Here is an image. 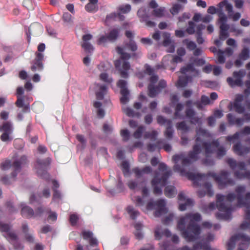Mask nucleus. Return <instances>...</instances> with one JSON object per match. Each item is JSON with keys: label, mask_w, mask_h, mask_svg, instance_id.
Here are the masks:
<instances>
[{"label": "nucleus", "mask_w": 250, "mask_h": 250, "mask_svg": "<svg viewBox=\"0 0 250 250\" xmlns=\"http://www.w3.org/2000/svg\"><path fill=\"white\" fill-rule=\"evenodd\" d=\"M209 136L208 132L205 129L199 127L196 129L195 142L196 144L193 146V149L190 151L188 157L185 154L181 153L175 154L172 156V161L174 163L173 170L178 172L180 175L185 176L188 179L193 182L194 186H201L199 183L203 177H205V174L195 173L187 171L186 167H189L192 162L196 161L199 157L198 155L201 151V144L203 143V140Z\"/></svg>", "instance_id": "obj_1"}, {"label": "nucleus", "mask_w": 250, "mask_h": 250, "mask_svg": "<svg viewBox=\"0 0 250 250\" xmlns=\"http://www.w3.org/2000/svg\"><path fill=\"white\" fill-rule=\"evenodd\" d=\"M201 219V214L197 212L187 213L178 220L177 228L187 242H193L199 238L201 228L197 223Z\"/></svg>", "instance_id": "obj_2"}, {"label": "nucleus", "mask_w": 250, "mask_h": 250, "mask_svg": "<svg viewBox=\"0 0 250 250\" xmlns=\"http://www.w3.org/2000/svg\"><path fill=\"white\" fill-rule=\"evenodd\" d=\"M137 45L133 40H130L127 43L124 44V47L118 46L116 47L117 53L120 55V59L116 60L114 62L116 69L118 70L121 77L126 79L128 77V71L130 68V65L127 61L131 57H136V54L133 53L132 55L126 53L125 51L126 49L132 52H135L137 50Z\"/></svg>", "instance_id": "obj_3"}, {"label": "nucleus", "mask_w": 250, "mask_h": 250, "mask_svg": "<svg viewBox=\"0 0 250 250\" xmlns=\"http://www.w3.org/2000/svg\"><path fill=\"white\" fill-rule=\"evenodd\" d=\"M167 166L164 163L159 165L158 170L154 172V175L151 181L153 188V193L155 195L162 194V188L165 187L169 176L172 174L171 169L167 170Z\"/></svg>", "instance_id": "obj_4"}, {"label": "nucleus", "mask_w": 250, "mask_h": 250, "mask_svg": "<svg viewBox=\"0 0 250 250\" xmlns=\"http://www.w3.org/2000/svg\"><path fill=\"white\" fill-rule=\"evenodd\" d=\"M236 196L234 193H229L226 196L220 194L216 195L217 206L218 209L224 213H217L216 217L219 220H229L231 218V212L233 208L230 202L233 201Z\"/></svg>", "instance_id": "obj_5"}, {"label": "nucleus", "mask_w": 250, "mask_h": 250, "mask_svg": "<svg viewBox=\"0 0 250 250\" xmlns=\"http://www.w3.org/2000/svg\"><path fill=\"white\" fill-rule=\"evenodd\" d=\"M229 172L226 170H221L218 174L213 172H209L205 174V177H203L201 181L208 177H211L216 182L219 188L223 189L227 186H232L235 183L234 181L229 177Z\"/></svg>", "instance_id": "obj_6"}, {"label": "nucleus", "mask_w": 250, "mask_h": 250, "mask_svg": "<svg viewBox=\"0 0 250 250\" xmlns=\"http://www.w3.org/2000/svg\"><path fill=\"white\" fill-rule=\"evenodd\" d=\"M220 143L218 139L213 140L210 143L204 142L202 143V146L205 150L206 156V158L202 160V163L204 165L207 166L214 165V160L209 155L214 152L215 149L218 147Z\"/></svg>", "instance_id": "obj_7"}, {"label": "nucleus", "mask_w": 250, "mask_h": 250, "mask_svg": "<svg viewBox=\"0 0 250 250\" xmlns=\"http://www.w3.org/2000/svg\"><path fill=\"white\" fill-rule=\"evenodd\" d=\"M158 80V77L156 75H152L150 78V83L148 85V95L150 97L154 98L156 97L167 86V83L164 80H160L158 85L155 86L154 84L157 82Z\"/></svg>", "instance_id": "obj_8"}, {"label": "nucleus", "mask_w": 250, "mask_h": 250, "mask_svg": "<svg viewBox=\"0 0 250 250\" xmlns=\"http://www.w3.org/2000/svg\"><path fill=\"white\" fill-rule=\"evenodd\" d=\"M188 26L186 31L189 35H192L196 33V41L198 44H202L204 40L202 38V30L205 28V26L203 24H199L196 25L193 21H189L188 23Z\"/></svg>", "instance_id": "obj_9"}, {"label": "nucleus", "mask_w": 250, "mask_h": 250, "mask_svg": "<svg viewBox=\"0 0 250 250\" xmlns=\"http://www.w3.org/2000/svg\"><path fill=\"white\" fill-rule=\"evenodd\" d=\"M219 7L218 10V22L219 24L227 23V17L223 11V8L225 7L226 10L228 12L229 18L231 17L232 12H233V7L230 3H229L227 0H224L218 4Z\"/></svg>", "instance_id": "obj_10"}, {"label": "nucleus", "mask_w": 250, "mask_h": 250, "mask_svg": "<svg viewBox=\"0 0 250 250\" xmlns=\"http://www.w3.org/2000/svg\"><path fill=\"white\" fill-rule=\"evenodd\" d=\"M246 188L244 186H239L235 188V192L237 193L236 199L238 206L241 207H249L250 201V192H247L245 197H243L242 194L245 191Z\"/></svg>", "instance_id": "obj_11"}, {"label": "nucleus", "mask_w": 250, "mask_h": 250, "mask_svg": "<svg viewBox=\"0 0 250 250\" xmlns=\"http://www.w3.org/2000/svg\"><path fill=\"white\" fill-rule=\"evenodd\" d=\"M246 74V71L243 69L240 70L238 71H234L232 76L234 80L231 77H228L227 79V82L231 87L235 86H242L243 85V78Z\"/></svg>", "instance_id": "obj_12"}, {"label": "nucleus", "mask_w": 250, "mask_h": 250, "mask_svg": "<svg viewBox=\"0 0 250 250\" xmlns=\"http://www.w3.org/2000/svg\"><path fill=\"white\" fill-rule=\"evenodd\" d=\"M13 127L10 122H4L1 128V130H2L3 132L0 137V140L4 142L11 141L13 140V137L11 135L13 132Z\"/></svg>", "instance_id": "obj_13"}, {"label": "nucleus", "mask_w": 250, "mask_h": 250, "mask_svg": "<svg viewBox=\"0 0 250 250\" xmlns=\"http://www.w3.org/2000/svg\"><path fill=\"white\" fill-rule=\"evenodd\" d=\"M193 104L191 100H188L186 102V105L189 107L186 109L185 114L187 118L190 120V122L192 124L196 125L201 123V119L196 116L195 111L190 107Z\"/></svg>", "instance_id": "obj_14"}, {"label": "nucleus", "mask_w": 250, "mask_h": 250, "mask_svg": "<svg viewBox=\"0 0 250 250\" xmlns=\"http://www.w3.org/2000/svg\"><path fill=\"white\" fill-rule=\"evenodd\" d=\"M43 54L41 52L35 53V58L31 62L30 69L32 71H41L43 69Z\"/></svg>", "instance_id": "obj_15"}, {"label": "nucleus", "mask_w": 250, "mask_h": 250, "mask_svg": "<svg viewBox=\"0 0 250 250\" xmlns=\"http://www.w3.org/2000/svg\"><path fill=\"white\" fill-rule=\"evenodd\" d=\"M36 163V168L38 176L42 178L49 179V174L44 169L48 165V163L46 160L41 159L37 160Z\"/></svg>", "instance_id": "obj_16"}, {"label": "nucleus", "mask_w": 250, "mask_h": 250, "mask_svg": "<svg viewBox=\"0 0 250 250\" xmlns=\"http://www.w3.org/2000/svg\"><path fill=\"white\" fill-rule=\"evenodd\" d=\"M126 81L120 80L117 83V86L121 89L122 97L120 98L121 103L125 104L129 101V91L126 87Z\"/></svg>", "instance_id": "obj_17"}, {"label": "nucleus", "mask_w": 250, "mask_h": 250, "mask_svg": "<svg viewBox=\"0 0 250 250\" xmlns=\"http://www.w3.org/2000/svg\"><path fill=\"white\" fill-rule=\"evenodd\" d=\"M239 240H241L244 242H249L250 238L248 235L243 233H238L232 236L227 244L228 250H232L235 247V242Z\"/></svg>", "instance_id": "obj_18"}, {"label": "nucleus", "mask_w": 250, "mask_h": 250, "mask_svg": "<svg viewBox=\"0 0 250 250\" xmlns=\"http://www.w3.org/2000/svg\"><path fill=\"white\" fill-rule=\"evenodd\" d=\"M28 160L27 157L25 155L21 156L19 159L15 161L12 166L14 168V171L11 174V176L15 178L17 175V171L20 170L21 167L27 164Z\"/></svg>", "instance_id": "obj_19"}, {"label": "nucleus", "mask_w": 250, "mask_h": 250, "mask_svg": "<svg viewBox=\"0 0 250 250\" xmlns=\"http://www.w3.org/2000/svg\"><path fill=\"white\" fill-rule=\"evenodd\" d=\"M4 237L13 245L15 250H22L23 249V246L18 241V236L15 232H9Z\"/></svg>", "instance_id": "obj_20"}, {"label": "nucleus", "mask_w": 250, "mask_h": 250, "mask_svg": "<svg viewBox=\"0 0 250 250\" xmlns=\"http://www.w3.org/2000/svg\"><path fill=\"white\" fill-rule=\"evenodd\" d=\"M240 135H250V126H245L240 132H236L232 135L228 136L226 140L228 142H234V140H238Z\"/></svg>", "instance_id": "obj_21"}, {"label": "nucleus", "mask_w": 250, "mask_h": 250, "mask_svg": "<svg viewBox=\"0 0 250 250\" xmlns=\"http://www.w3.org/2000/svg\"><path fill=\"white\" fill-rule=\"evenodd\" d=\"M244 100V96L242 94H238L236 95L233 106L236 112L239 114L243 113L245 110L244 106L242 105L241 102Z\"/></svg>", "instance_id": "obj_22"}, {"label": "nucleus", "mask_w": 250, "mask_h": 250, "mask_svg": "<svg viewBox=\"0 0 250 250\" xmlns=\"http://www.w3.org/2000/svg\"><path fill=\"white\" fill-rule=\"evenodd\" d=\"M202 186L206 189V191L200 189L197 191L198 196L200 198L204 197L206 194L209 197H211L213 195L214 191L212 189V185L210 183L205 182L203 184Z\"/></svg>", "instance_id": "obj_23"}, {"label": "nucleus", "mask_w": 250, "mask_h": 250, "mask_svg": "<svg viewBox=\"0 0 250 250\" xmlns=\"http://www.w3.org/2000/svg\"><path fill=\"white\" fill-rule=\"evenodd\" d=\"M92 38V36L89 34L84 35L82 37L83 43L81 44V46L87 53H91L94 50L93 46L88 42Z\"/></svg>", "instance_id": "obj_24"}, {"label": "nucleus", "mask_w": 250, "mask_h": 250, "mask_svg": "<svg viewBox=\"0 0 250 250\" xmlns=\"http://www.w3.org/2000/svg\"><path fill=\"white\" fill-rule=\"evenodd\" d=\"M233 152L239 156H243L249 152V147L245 146L240 142H237L233 146Z\"/></svg>", "instance_id": "obj_25"}, {"label": "nucleus", "mask_w": 250, "mask_h": 250, "mask_svg": "<svg viewBox=\"0 0 250 250\" xmlns=\"http://www.w3.org/2000/svg\"><path fill=\"white\" fill-rule=\"evenodd\" d=\"M156 206L157 208L154 212L155 217H159L161 215L167 213V210L166 208V202L165 200L160 199L156 202Z\"/></svg>", "instance_id": "obj_26"}, {"label": "nucleus", "mask_w": 250, "mask_h": 250, "mask_svg": "<svg viewBox=\"0 0 250 250\" xmlns=\"http://www.w3.org/2000/svg\"><path fill=\"white\" fill-rule=\"evenodd\" d=\"M95 91L97 99L101 100L107 92V87L105 85L97 83L95 84Z\"/></svg>", "instance_id": "obj_27"}, {"label": "nucleus", "mask_w": 250, "mask_h": 250, "mask_svg": "<svg viewBox=\"0 0 250 250\" xmlns=\"http://www.w3.org/2000/svg\"><path fill=\"white\" fill-rule=\"evenodd\" d=\"M82 235L83 239L88 241L90 246L98 245V241L95 238L93 237V233L91 231L84 230L82 232Z\"/></svg>", "instance_id": "obj_28"}, {"label": "nucleus", "mask_w": 250, "mask_h": 250, "mask_svg": "<svg viewBox=\"0 0 250 250\" xmlns=\"http://www.w3.org/2000/svg\"><path fill=\"white\" fill-rule=\"evenodd\" d=\"M152 168L150 166H146L142 169L138 167H135L132 169V172L135 174V177L139 178L143 176L144 174H149L152 172Z\"/></svg>", "instance_id": "obj_29"}, {"label": "nucleus", "mask_w": 250, "mask_h": 250, "mask_svg": "<svg viewBox=\"0 0 250 250\" xmlns=\"http://www.w3.org/2000/svg\"><path fill=\"white\" fill-rule=\"evenodd\" d=\"M155 237L157 240H160L163 236L167 237L171 236V232L168 229L162 230L161 228L157 227L154 231Z\"/></svg>", "instance_id": "obj_30"}, {"label": "nucleus", "mask_w": 250, "mask_h": 250, "mask_svg": "<svg viewBox=\"0 0 250 250\" xmlns=\"http://www.w3.org/2000/svg\"><path fill=\"white\" fill-rule=\"evenodd\" d=\"M15 104L18 107H22V111L23 113L30 112V109L29 104H24V100L22 97L18 96L17 100L15 103Z\"/></svg>", "instance_id": "obj_31"}, {"label": "nucleus", "mask_w": 250, "mask_h": 250, "mask_svg": "<svg viewBox=\"0 0 250 250\" xmlns=\"http://www.w3.org/2000/svg\"><path fill=\"white\" fill-rule=\"evenodd\" d=\"M120 32V28H114L110 31L107 35L108 41L113 42L115 41L118 38Z\"/></svg>", "instance_id": "obj_32"}, {"label": "nucleus", "mask_w": 250, "mask_h": 250, "mask_svg": "<svg viewBox=\"0 0 250 250\" xmlns=\"http://www.w3.org/2000/svg\"><path fill=\"white\" fill-rule=\"evenodd\" d=\"M21 214L24 217L29 218L34 216V212L32 208L28 206H24L21 208Z\"/></svg>", "instance_id": "obj_33"}, {"label": "nucleus", "mask_w": 250, "mask_h": 250, "mask_svg": "<svg viewBox=\"0 0 250 250\" xmlns=\"http://www.w3.org/2000/svg\"><path fill=\"white\" fill-rule=\"evenodd\" d=\"M245 219L249 222L246 221L241 224L240 228L242 229L250 228V209L249 207L247 208L245 210Z\"/></svg>", "instance_id": "obj_34"}, {"label": "nucleus", "mask_w": 250, "mask_h": 250, "mask_svg": "<svg viewBox=\"0 0 250 250\" xmlns=\"http://www.w3.org/2000/svg\"><path fill=\"white\" fill-rule=\"evenodd\" d=\"M164 193L167 197L172 198L177 194V190L174 186H167L165 188Z\"/></svg>", "instance_id": "obj_35"}, {"label": "nucleus", "mask_w": 250, "mask_h": 250, "mask_svg": "<svg viewBox=\"0 0 250 250\" xmlns=\"http://www.w3.org/2000/svg\"><path fill=\"white\" fill-rule=\"evenodd\" d=\"M201 249L203 250H212L207 243H196L193 245L192 248H191L192 250H200Z\"/></svg>", "instance_id": "obj_36"}, {"label": "nucleus", "mask_w": 250, "mask_h": 250, "mask_svg": "<svg viewBox=\"0 0 250 250\" xmlns=\"http://www.w3.org/2000/svg\"><path fill=\"white\" fill-rule=\"evenodd\" d=\"M234 177L237 179H247L250 180V171H246L245 172H241L240 171H235L234 173Z\"/></svg>", "instance_id": "obj_37"}, {"label": "nucleus", "mask_w": 250, "mask_h": 250, "mask_svg": "<svg viewBox=\"0 0 250 250\" xmlns=\"http://www.w3.org/2000/svg\"><path fill=\"white\" fill-rule=\"evenodd\" d=\"M174 130L172 128V121H168V125L167 126L166 129L164 132L165 136L167 139H171L173 137Z\"/></svg>", "instance_id": "obj_38"}, {"label": "nucleus", "mask_w": 250, "mask_h": 250, "mask_svg": "<svg viewBox=\"0 0 250 250\" xmlns=\"http://www.w3.org/2000/svg\"><path fill=\"white\" fill-rule=\"evenodd\" d=\"M191 79V77L187 76H180L179 77V79L177 83V85L178 87H183L186 86L189 79Z\"/></svg>", "instance_id": "obj_39"}, {"label": "nucleus", "mask_w": 250, "mask_h": 250, "mask_svg": "<svg viewBox=\"0 0 250 250\" xmlns=\"http://www.w3.org/2000/svg\"><path fill=\"white\" fill-rule=\"evenodd\" d=\"M184 108L183 104L181 103H178L175 107V112L174 114L175 119H182L184 118L183 115L180 114V112L183 110Z\"/></svg>", "instance_id": "obj_40"}, {"label": "nucleus", "mask_w": 250, "mask_h": 250, "mask_svg": "<svg viewBox=\"0 0 250 250\" xmlns=\"http://www.w3.org/2000/svg\"><path fill=\"white\" fill-rule=\"evenodd\" d=\"M126 211L129 214L130 218L135 220L138 216H139V212L135 210L132 206H129L126 208Z\"/></svg>", "instance_id": "obj_41"}, {"label": "nucleus", "mask_w": 250, "mask_h": 250, "mask_svg": "<svg viewBox=\"0 0 250 250\" xmlns=\"http://www.w3.org/2000/svg\"><path fill=\"white\" fill-rule=\"evenodd\" d=\"M239 58L242 60H247L250 57V50L249 48L244 47L239 54Z\"/></svg>", "instance_id": "obj_42"}, {"label": "nucleus", "mask_w": 250, "mask_h": 250, "mask_svg": "<svg viewBox=\"0 0 250 250\" xmlns=\"http://www.w3.org/2000/svg\"><path fill=\"white\" fill-rule=\"evenodd\" d=\"M176 127L178 130H181L184 132H187L189 129V126L187 125L185 121L177 123Z\"/></svg>", "instance_id": "obj_43"}, {"label": "nucleus", "mask_w": 250, "mask_h": 250, "mask_svg": "<svg viewBox=\"0 0 250 250\" xmlns=\"http://www.w3.org/2000/svg\"><path fill=\"white\" fill-rule=\"evenodd\" d=\"M158 135L157 131L153 130L151 132H146L144 134V137L145 139H149L151 141H155Z\"/></svg>", "instance_id": "obj_44"}, {"label": "nucleus", "mask_w": 250, "mask_h": 250, "mask_svg": "<svg viewBox=\"0 0 250 250\" xmlns=\"http://www.w3.org/2000/svg\"><path fill=\"white\" fill-rule=\"evenodd\" d=\"M146 128L143 125L139 126L136 130L133 133V136L135 139H140L144 132L145 131Z\"/></svg>", "instance_id": "obj_45"}, {"label": "nucleus", "mask_w": 250, "mask_h": 250, "mask_svg": "<svg viewBox=\"0 0 250 250\" xmlns=\"http://www.w3.org/2000/svg\"><path fill=\"white\" fill-rule=\"evenodd\" d=\"M193 205V200L191 199H187L184 204H181L179 206V209L180 211H184L188 206H192Z\"/></svg>", "instance_id": "obj_46"}, {"label": "nucleus", "mask_w": 250, "mask_h": 250, "mask_svg": "<svg viewBox=\"0 0 250 250\" xmlns=\"http://www.w3.org/2000/svg\"><path fill=\"white\" fill-rule=\"evenodd\" d=\"M183 9V6L178 3H175L173 5L172 7L170 10V13L173 15L177 14L181 10Z\"/></svg>", "instance_id": "obj_47"}, {"label": "nucleus", "mask_w": 250, "mask_h": 250, "mask_svg": "<svg viewBox=\"0 0 250 250\" xmlns=\"http://www.w3.org/2000/svg\"><path fill=\"white\" fill-rule=\"evenodd\" d=\"M194 71L195 68L192 63L188 64L186 66L182 67L180 69L181 73L184 74L188 71L194 72Z\"/></svg>", "instance_id": "obj_48"}, {"label": "nucleus", "mask_w": 250, "mask_h": 250, "mask_svg": "<svg viewBox=\"0 0 250 250\" xmlns=\"http://www.w3.org/2000/svg\"><path fill=\"white\" fill-rule=\"evenodd\" d=\"M85 10L90 13H94L97 11L98 8L97 5L88 3L85 6Z\"/></svg>", "instance_id": "obj_49"}, {"label": "nucleus", "mask_w": 250, "mask_h": 250, "mask_svg": "<svg viewBox=\"0 0 250 250\" xmlns=\"http://www.w3.org/2000/svg\"><path fill=\"white\" fill-rule=\"evenodd\" d=\"M118 10L121 13H127L131 10V5L129 4L121 5L118 7Z\"/></svg>", "instance_id": "obj_50"}, {"label": "nucleus", "mask_w": 250, "mask_h": 250, "mask_svg": "<svg viewBox=\"0 0 250 250\" xmlns=\"http://www.w3.org/2000/svg\"><path fill=\"white\" fill-rule=\"evenodd\" d=\"M11 228V226L7 224L3 223L2 222H0V231L1 232H7V234H8L9 232H11L9 231ZM7 236V234L6 235H3V236Z\"/></svg>", "instance_id": "obj_51"}, {"label": "nucleus", "mask_w": 250, "mask_h": 250, "mask_svg": "<svg viewBox=\"0 0 250 250\" xmlns=\"http://www.w3.org/2000/svg\"><path fill=\"white\" fill-rule=\"evenodd\" d=\"M120 134L123 138L124 142H127L130 138V133L129 131L126 129H122L121 130Z\"/></svg>", "instance_id": "obj_52"}, {"label": "nucleus", "mask_w": 250, "mask_h": 250, "mask_svg": "<svg viewBox=\"0 0 250 250\" xmlns=\"http://www.w3.org/2000/svg\"><path fill=\"white\" fill-rule=\"evenodd\" d=\"M79 216L77 214L73 213L70 215L69 221L72 226H75L76 225L78 220Z\"/></svg>", "instance_id": "obj_53"}, {"label": "nucleus", "mask_w": 250, "mask_h": 250, "mask_svg": "<svg viewBox=\"0 0 250 250\" xmlns=\"http://www.w3.org/2000/svg\"><path fill=\"white\" fill-rule=\"evenodd\" d=\"M218 149L216 151V156L219 159H220L222 157H223L224 155L226 154V150L224 148V147L222 146H218V147H217Z\"/></svg>", "instance_id": "obj_54"}, {"label": "nucleus", "mask_w": 250, "mask_h": 250, "mask_svg": "<svg viewBox=\"0 0 250 250\" xmlns=\"http://www.w3.org/2000/svg\"><path fill=\"white\" fill-rule=\"evenodd\" d=\"M162 36L164 38L163 42V45L166 46H168L171 42L170 34L168 33L165 32L163 33Z\"/></svg>", "instance_id": "obj_55"}, {"label": "nucleus", "mask_w": 250, "mask_h": 250, "mask_svg": "<svg viewBox=\"0 0 250 250\" xmlns=\"http://www.w3.org/2000/svg\"><path fill=\"white\" fill-rule=\"evenodd\" d=\"M183 43L186 44L188 49L193 50H194L196 47L195 43L192 41H189L188 40H185L183 41Z\"/></svg>", "instance_id": "obj_56"}, {"label": "nucleus", "mask_w": 250, "mask_h": 250, "mask_svg": "<svg viewBox=\"0 0 250 250\" xmlns=\"http://www.w3.org/2000/svg\"><path fill=\"white\" fill-rule=\"evenodd\" d=\"M224 52L223 50L219 49L217 52L218 62L219 63H224L225 62V58L224 56Z\"/></svg>", "instance_id": "obj_57"}, {"label": "nucleus", "mask_w": 250, "mask_h": 250, "mask_svg": "<svg viewBox=\"0 0 250 250\" xmlns=\"http://www.w3.org/2000/svg\"><path fill=\"white\" fill-rule=\"evenodd\" d=\"M125 113L129 117H139V113H135V112L131 108L127 107L124 111Z\"/></svg>", "instance_id": "obj_58"}, {"label": "nucleus", "mask_w": 250, "mask_h": 250, "mask_svg": "<svg viewBox=\"0 0 250 250\" xmlns=\"http://www.w3.org/2000/svg\"><path fill=\"white\" fill-rule=\"evenodd\" d=\"M157 123L161 125L166 124L167 126L168 125V121H171L170 120H167L162 116L159 115L157 118Z\"/></svg>", "instance_id": "obj_59"}, {"label": "nucleus", "mask_w": 250, "mask_h": 250, "mask_svg": "<svg viewBox=\"0 0 250 250\" xmlns=\"http://www.w3.org/2000/svg\"><path fill=\"white\" fill-rule=\"evenodd\" d=\"M174 217V216L172 213L168 214V216L163 219V223L166 225H168L173 220Z\"/></svg>", "instance_id": "obj_60"}, {"label": "nucleus", "mask_w": 250, "mask_h": 250, "mask_svg": "<svg viewBox=\"0 0 250 250\" xmlns=\"http://www.w3.org/2000/svg\"><path fill=\"white\" fill-rule=\"evenodd\" d=\"M164 8H159L155 9L153 11V14L157 17H162L164 15Z\"/></svg>", "instance_id": "obj_61"}, {"label": "nucleus", "mask_w": 250, "mask_h": 250, "mask_svg": "<svg viewBox=\"0 0 250 250\" xmlns=\"http://www.w3.org/2000/svg\"><path fill=\"white\" fill-rule=\"evenodd\" d=\"M227 163L232 169H234L237 167V163L232 158H228Z\"/></svg>", "instance_id": "obj_62"}, {"label": "nucleus", "mask_w": 250, "mask_h": 250, "mask_svg": "<svg viewBox=\"0 0 250 250\" xmlns=\"http://www.w3.org/2000/svg\"><path fill=\"white\" fill-rule=\"evenodd\" d=\"M229 36L228 31L220 30L219 33V39L221 41L225 40Z\"/></svg>", "instance_id": "obj_63"}, {"label": "nucleus", "mask_w": 250, "mask_h": 250, "mask_svg": "<svg viewBox=\"0 0 250 250\" xmlns=\"http://www.w3.org/2000/svg\"><path fill=\"white\" fill-rule=\"evenodd\" d=\"M100 77V79L104 82L110 83L112 82V79L108 78V75L105 73L101 74Z\"/></svg>", "instance_id": "obj_64"}]
</instances>
